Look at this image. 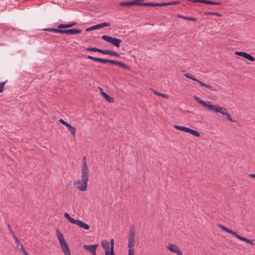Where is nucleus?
Segmentation results:
<instances>
[{
	"label": "nucleus",
	"instance_id": "38",
	"mask_svg": "<svg viewBox=\"0 0 255 255\" xmlns=\"http://www.w3.org/2000/svg\"><path fill=\"white\" fill-rule=\"evenodd\" d=\"M110 244H111L110 249L114 250V240L113 239H111Z\"/></svg>",
	"mask_w": 255,
	"mask_h": 255
},
{
	"label": "nucleus",
	"instance_id": "44",
	"mask_svg": "<svg viewBox=\"0 0 255 255\" xmlns=\"http://www.w3.org/2000/svg\"><path fill=\"white\" fill-rule=\"evenodd\" d=\"M212 14H213V12L208 11V12H204V15H212Z\"/></svg>",
	"mask_w": 255,
	"mask_h": 255
},
{
	"label": "nucleus",
	"instance_id": "34",
	"mask_svg": "<svg viewBox=\"0 0 255 255\" xmlns=\"http://www.w3.org/2000/svg\"><path fill=\"white\" fill-rule=\"evenodd\" d=\"M218 227L221 228V229H222L223 230L225 231V232H226L227 233L228 232L229 229L227 228V227H226L225 226H223V225H222L221 224H219L218 225Z\"/></svg>",
	"mask_w": 255,
	"mask_h": 255
},
{
	"label": "nucleus",
	"instance_id": "15",
	"mask_svg": "<svg viewBox=\"0 0 255 255\" xmlns=\"http://www.w3.org/2000/svg\"><path fill=\"white\" fill-rule=\"evenodd\" d=\"M74 224L77 225L80 228L84 229L85 230H89L90 229V226L82 221L76 220Z\"/></svg>",
	"mask_w": 255,
	"mask_h": 255
},
{
	"label": "nucleus",
	"instance_id": "14",
	"mask_svg": "<svg viewBox=\"0 0 255 255\" xmlns=\"http://www.w3.org/2000/svg\"><path fill=\"white\" fill-rule=\"evenodd\" d=\"M213 112H215V113H220V114L224 116L227 112V110L225 108L221 107L219 106H216V105H215Z\"/></svg>",
	"mask_w": 255,
	"mask_h": 255
},
{
	"label": "nucleus",
	"instance_id": "52",
	"mask_svg": "<svg viewBox=\"0 0 255 255\" xmlns=\"http://www.w3.org/2000/svg\"><path fill=\"white\" fill-rule=\"evenodd\" d=\"M209 8L211 9H213V7H209Z\"/></svg>",
	"mask_w": 255,
	"mask_h": 255
},
{
	"label": "nucleus",
	"instance_id": "46",
	"mask_svg": "<svg viewBox=\"0 0 255 255\" xmlns=\"http://www.w3.org/2000/svg\"><path fill=\"white\" fill-rule=\"evenodd\" d=\"M52 29L53 28H48L45 29L44 30L46 31L52 32Z\"/></svg>",
	"mask_w": 255,
	"mask_h": 255
},
{
	"label": "nucleus",
	"instance_id": "4",
	"mask_svg": "<svg viewBox=\"0 0 255 255\" xmlns=\"http://www.w3.org/2000/svg\"><path fill=\"white\" fill-rule=\"evenodd\" d=\"M88 180L85 179H79L74 183V185L76 186L77 188L81 191L86 190L88 185Z\"/></svg>",
	"mask_w": 255,
	"mask_h": 255
},
{
	"label": "nucleus",
	"instance_id": "11",
	"mask_svg": "<svg viewBox=\"0 0 255 255\" xmlns=\"http://www.w3.org/2000/svg\"><path fill=\"white\" fill-rule=\"evenodd\" d=\"M235 53V54L240 56H242V57L245 58L246 59H248L249 60H250L251 61H254L255 60V58L253 56H252L250 54H248L246 52H241V51H236Z\"/></svg>",
	"mask_w": 255,
	"mask_h": 255
},
{
	"label": "nucleus",
	"instance_id": "25",
	"mask_svg": "<svg viewBox=\"0 0 255 255\" xmlns=\"http://www.w3.org/2000/svg\"><path fill=\"white\" fill-rule=\"evenodd\" d=\"M239 240L243 241L247 243L250 244L251 245H254V243L251 240L247 239L245 237L240 236V237L239 238Z\"/></svg>",
	"mask_w": 255,
	"mask_h": 255
},
{
	"label": "nucleus",
	"instance_id": "37",
	"mask_svg": "<svg viewBox=\"0 0 255 255\" xmlns=\"http://www.w3.org/2000/svg\"><path fill=\"white\" fill-rule=\"evenodd\" d=\"M224 116H225L227 117V119L229 120L230 122H234L232 120L230 115L228 113V112L226 113V114Z\"/></svg>",
	"mask_w": 255,
	"mask_h": 255
},
{
	"label": "nucleus",
	"instance_id": "43",
	"mask_svg": "<svg viewBox=\"0 0 255 255\" xmlns=\"http://www.w3.org/2000/svg\"><path fill=\"white\" fill-rule=\"evenodd\" d=\"M93 30H94V26H93L89 28H87L86 30V31H89Z\"/></svg>",
	"mask_w": 255,
	"mask_h": 255
},
{
	"label": "nucleus",
	"instance_id": "9",
	"mask_svg": "<svg viewBox=\"0 0 255 255\" xmlns=\"http://www.w3.org/2000/svg\"><path fill=\"white\" fill-rule=\"evenodd\" d=\"M98 245L95 244L94 245H85L83 246V248L89 252L92 255H96V250Z\"/></svg>",
	"mask_w": 255,
	"mask_h": 255
},
{
	"label": "nucleus",
	"instance_id": "41",
	"mask_svg": "<svg viewBox=\"0 0 255 255\" xmlns=\"http://www.w3.org/2000/svg\"><path fill=\"white\" fill-rule=\"evenodd\" d=\"M94 26V30L101 28L100 24L95 25Z\"/></svg>",
	"mask_w": 255,
	"mask_h": 255
},
{
	"label": "nucleus",
	"instance_id": "10",
	"mask_svg": "<svg viewBox=\"0 0 255 255\" xmlns=\"http://www.w3.org/2000/svg\"><path fill=\"white\" fill-rule=\"evenodd\" d=\"M166 248L171 252L175 253L178 255H182V251L180 250L179 248L175 245L169 244L166 247Z\"/></svg>",
	"mask_w": 255,
	"mask_h": 255
},
{
	"label": "nucleus",
	"instance_id": "2",
	"mask_svg": "<svg viewBox=\"0 0 255 255\" xmlns=\"http://www.w3.org/2000/svg\"><path fill=\"white\" fill-rule=\"evenodd\" d=\"M56 235L61 247L62 251L65 255H71L70 249L66 243L63 234L59 229L56 231Z\"/></svg>",
	"mask_w": 255,
	"mask_h": 255
},
{
	"label": "nucleus",
	"instance_id": "28",
	"mask_svg": "<svg viewBox=\"0 0 255 255\" xmlns=\"http://www.w3.org/2000/svg\"><path fill=\"white\" fill-rule=\"evenodd\" d=\"M178 3V1H172L162 3V6L171 5Z\"/></svg>",
	"mask_w": 255,
	"mask_h": 255
},
{
	"label": "nucleus",
	"instance_id": "18",
	"mask_svg": "<svg viewBox=\"0 0 255 255\" xmlns=\"http://www.w3.org/2000/svg\"><path fill=\"white\" fill-rule=\"evenodd\" d=\"M101 90V94L105 98L106 100L109 103H113L114 102V99L113 98L110 97L108 94H107L105 92L102 91V89L100 88Z\"/></svg>",
	"mask_w": 255,
	"mask_h": 255
},
{
	"label": "nucleus",
	"instance_id": "49",
	"mask_svg": "<svg viewBox=\"0 0 255 255\" xmlns=\"http://www.w3.org/2000/svg\"><path fill=\"white\" fill-rule=\"evenodd\" d=\"M250 177L255 178V174H252L249 175Z\"/></svg>",
	"mask_w": 255,
	"mask_h": 255
},
{
	"label": "nucleus",
	"instance_id": "35",
	"mask_svg": "<svg viewBox=\"0 0 255 255\" xmlns=\"http://www.w3.org/2000/svg\"><path fill=\"white\" fill-rule=\"evenodd\" d=\"M6 81L0 82V93L2 92L4 88V86L6 83Z\"/></svg>",
	"mask_w": 255,
	"mask_h": 255
},
{
	"label": "nucleus",
	"instance_id": "27",
	"mask_svg": "<svg viewBox=\"0 0 255 255\" xmlns=\"http://www.w3.org/2000/svg\"><path fill=\"white\" fill-rule=\"evenodd\" d=\"M153 93L155 95L161 96V97H162L163 98L167 99L168 97V95H166V94H162V93H158V92H156V91H154V90H153Z\"/></svg>",
	"mask_w": 255,
	"mask_h": 255
},
{
	"label": "nucleus",
	"instance_id": "36",
	"mask_svg": "<svg viewBox=\"0 0 255 255\" xmlns=\"http://www.w3.org/2000/svg\"><path fill=\"white\" fill-rule=\"evenodd\" d=\"M61 28H53L52 29V32H54L55 33H59L62 34V29H60Z\"/></svg>",
	"mask_w": 255,
	"mask_h": 255
},
{
	"label": "nucleus",
	"instance_id": "16",
	"mask_svg": "<svg viewBox=\"0 0 255 255\" xmlns=\"http://www.w3.org/2000/svg\"><path fill=\"white\" fill-rule=\"evenodd\" d=\"M119 4L122 6H130L134 5H137L139 4V3H137V1H122L120 2Z\"/></svg>",
	"mask_w": 255,
	"mask_h": 255
},
{
	"label": "nucleus",
	"instance_id": "40",
	"mask_svg": "<svg viewBox=\"0 0 255 255\" xmlns=\"http://www.w3.org/2000/svg\"><path fill=\"white\" fill-rule=\"evenodd\" d=\"M20 250L22 252H23L24 251H26V250L25 249L24 247H23V246L22 245V244H20Z\"/></svg>",
	"mask_w": 255,
	"mask_h": 255
},
{
	"label": "nucleus",
	"instance_id": "7",
	"mask_svg": "<svg viewBox=\"0 0 255 255\" xmlns=\"http://www.w3.org/2000/svg\"><path fill=\"white\" fill-rule=\"evenodd\" d=\"M174 128L175 129L185 131L186 132L190 133V134L197 136L199 137L200 135V133L194 129H191L189 128L183 127V126H177V125H174L173 126Z\"/></svg>",
	"mask_w": 255,
	"mask_h": 255
},
{
	"label": "nucleus",
	"instance_id": "5",
	"mask_svg": "<svg viewBox=\"0 0 255 255\" xmlns=\"http://www.w3.org/2000/svg\"><path fill=\"white\" fill-rule=\"evenodd\" d=\"M186 78H188V79H191L193 81H196V82H197L201 86H203V87H205L206 88H207V89H208L209 90H212V91H216L217 90V88L216 87H214L213 86H211L209 85H207L206 84H205L203 82H202V81L196 79L194 77L191 76L190 74L189 73H187V74H185L184 75Z\"/></svg>",
	"mask_w": 255,
	"mask_h": 255
},
{
	"label": "nucleus",
	"instance_id": "19",
	"mask_svg": "<svg viewBox=\"0 0 255 255\" xmlns=\"http://www.w3.org/2000/svg\"><path fill=\"white\" fill-rule=\"evenodd\" d=\"M77 24V22H71L69 24H60L58 25V28H67L69 27H72Z\"/></svg>",
	"mask_w": 255,
	"mask_h": 255
},
{
	"label": "nucleus",
	"instance_id": "39",
	"mask_svg": "<svg viewBox=\"0 0 255 255\" xmlns=\"http://www.w3.org/2000/svg\"><path fill=\"white\" fill-rule=\"evenodd\" d=\"M59 121V122H60V123H61L62 125H64V126H66V125L68 124V123H67V122H65V121H64V120H63V119H60Z\"/></svg>",
	"mask_w": 255,
	"mask_h": 255
},
{
	"label": "nucleus",
	"instance_id": "33",
	"mask_svg": "<svg viewBox=\"0 0 255 255\" xmlns=\"http://www.w3.org/2000/svg\"><path fill=\"white\" fill-rule=\"evenodd\" d=\"M14 240L15 241V244L17 246V247H18L19 246H20V242L16 236H14Z\"/></svg>",
	"mask_w": 255,
	"mask_h": 255
},
{
	"label": "nucleus",
	"instance_id": "6",
	"mask_svg": "<svg viewBox=\"0 0 255 255\" xmlns=\"http://www.w3.org/2000/svg\"><path fill=\"white\" fill-rule=\"evenodd\" d=\"M102 39L106 41H107L117 47L120 46V43L122 42V40L120 39H118L115 37H112L107 35H103Z\"/></svg>",
	"mask_w": 255,
	"mask_h": 255
},
{
	"label": "nucleus",
	"instance_id": "24",
	"mask_svg": "<svg viewBox=\"0 0 255 255\" xmlns=\"http://www.w3.org/2000/svg\"><path fill=\"white\" fill-rule=\"evenodd\" d=\"M178 17L190 21H196L197 20L195 17H187L182 15H178Z\"/></svg>",
	"mask_w": 255,
	"mask_h": 255
},
{
	"label": "nucleus",
	"instance_id": "20",
	"mask_svg": "<svg viewBox=\"0 0 255 255\" xmlns=\"http://www.w3.org/2000/svg\"><path fill=\"white\" fill-rule=\"evenodd\" d=\"M65 126L67 128L72 135L75 137L76 134V128L69 123H68Z\"/></svg>",
	"mask_w": 255,
	"mask_h": 255
},
{
	"label": "nucleus",
	"instance_id": "12",
	"mask_svg": "<svg viewBox=\"0 0 255 255\" xmlns=\"http://www.w3.org/2000/svg\"><path fill=\"white\" fill-rule=\"evenodd\" d=\"M81 32L80 29H62V34H66L68 35H74L77 34H80Z\"/></svg>",
	"mask_w": 255,
	"mask_h": 255
},
{
	"label": "nucleus",
	"instance_id": "13",
	"mask_svg": "<svg viewBox=\"0 0 255 255\" xmlns=\"http://www.w3.org/2000/svg\"><path fill=\"white\" fill-rule=\"evenodd\" d=\"M108 63L115 64V65H118L120 66H121L122 68L127 69H130V67L127 65L125 64L124 63L116 60H108Z\"/></svg>",
	"mask_w": 255,
	"mask_h": 255
},
{
	"label": "nucleus",
	"instance_id": "22",
	"mask_svg": "<svg viewBox=\"0 0 255 255\" xmlns=\"http://www.w3.org/2000/svg\"><path fill=\"white\" fill-rule=\"evenodd\" d=\"M86 50L93 52H99L103 54V50L97 48L96 47H88L86 48Z\"/></svg>",
	"mask_w": 255,
	"mask_h": 255
},
{
	"label": "nucleus",
	"instance_id": "31",
	"mask_svg": "<svg viewBox=\"0 0 255 255\" xmlns=\"http://www.w3.org/2000/svg\"><path fill=\"white\" fill-rule=\"evenodd\" d=\"M137 5L153 6H154V3H152V2L139 3V4H138Z\"/></svg>",
	"mask_w": 255,
	"mask_h": 255
},
{
	"label": "nucleus",
	"instance_id": "17",
	"mask_svg": "<svg viewBox=\"0 0 255 255\" xmlns=\"http://www.w3.org/2000/svg\"><path fill=\"white\" fill-rule=\"evenodd\" d=\"M87 58L91 59V60H94L95 61H96V62H101V63H103V64L108 63V59H103V58H100L94 57H93V56H90V55H88L87 56Z\"/></svg>",
	"mask_w": 255,
	"mask_h": 255
},
{
	"label": "nucleus",
	"instance_id": "8",
	"mask_svg": "<svg viewBox=\"0 0 255 255\" xmlns=\"http://www.w3.org/2000/svg\"><path fill=\"white\" fill-rule=\"evenodd\" d=\"M194 99L197 102L201 104L204 108L207 109L208 110L213 111V109L215 105L210 104V102L206 103L204 101L202 100L200 98L195 96H194Z\"/></svg>",
	"mask_w": 255,
	"mask_h": 255
},
{
	"label": "nucleus",
	"instance_id": "51",
	"mask_svg": "<svg viewBox=\"0 0 255 255\" xmlns=\"http://www.w3.org/2000/svg\"><path fill=\"white\" fill-rule=\"evenodd\" d=\"M7 228H8L9 230H11L9 224L7 225Z\"/></svg>",
	"mask_w": 255,
	"mask_h": 255
},
{
	"label": "nucleus",
	"instance_id": "30",
	"mask_svg": "<svg viewBox=\"0 0 255 255\" xmlns=\"http://www.w3.org/2000/svg\"><path fill=\"white\" fill-rule=\"evenodd\" d=\"M105 255H116L114 250L105 251Z\"/></svg>",
	"mask_w": 255,
	"mask_h": 255
},
{
	"label": "nucleus",
	"instance_id": "47",
	"mask_svg": "<svg viewBox=\"0 0 255 255\" xmlns=\"http://www.w3.org/2000/svg\"><path fill=\"white\" fill-rule=\"evenodd\" d=\"M9 231H10V233L11 234L13 238H14V236H15L14 234V232H13V231L11 229Z\"/></svg>",
	"mask_w": 255,
	"mask_h": 255
},
{
	"label": "nucleus",
	"instance_id": "48",
	"mask_svg": "<svg viewBox=\"0 0 255 255\" xmlns=\"http://www.w3.org/2000/svg\"><path fill=\"white\" fill-rule=\"evenodd\" d=\"M213 15H218V16H221V14L217 12H213V14H212Z\"/></svg>",
	"mask_w": 255,
	"mask_h": 255
},
{
	"label": "nucleus",
	"instance_id": "29",
	"mask_svg": "<svg viewBox=\"0 0 255 255\" xmlns=\"http://www.w3.org/2000/svg\"><path fill=\"white\" fill-rule=\"evenodd\" d=\"M227 233L234 235L236 238H237L238 239H239V238L241 236L239 235L238 234H237L235 232H234L233 230H231L230 229H229V231H228V232Z\"/></svg>",
	"mask_w": 255,
	"mask_h": 255
},
{
	"label": "nucleus",
	"instance_id": "50",
	"mask_svg": "<svg viewBox=\"0 0 255 255\" xmlns=\"http://www.w3.org/2000/svg\"><path fill=\"white\" fill-rule=\"evenodd\" d=\"M22 253L23 254V255H29L28 253H27V252L26 251H24V252H23Z\"/></svg>",
	"mask_w": 255,
	"mask_h": 255
},
{
	"label": "nucleus",
	"instance_id": "21",
	"mask_svg": "<svg viewBox=\"0 0 255 255\" xmlns=\"http://www.w3.org/2000/svg\"><path fill=\"white\" fill-rule=\"evenodd\" d=\"M101 246L103 249L106 250V251L110 250V248L109 247L110 243L108 241L106 240L102 241Z\"/></svg>",
	"mask_w": 255,
	"mask_h": 255
},
{
	"label": "nucleus",
	"instance_id": "42",
	"mask_svg": "<svg viewBox=\"0 0 255 255\" xmlns=\"http://www.w3.org/2000/svg\"><path fill=\"white\" fill-rule=\"evenodd\" d=\"M162 3H154V6H161Z\"/></svg>",
	"mask_w": 255,
	"mask_h": 255
},
{
	"label": "nucleus",
	"instance_id": "26",
	"mask_svg": "<svg viewBox=\"0 0 255 255\" xmlns=\"http://www.w3.org/2000/svg\"><path fill=\"white\" fill-rule=\"evenodd\" d=\"M115 51L111 50L105 49L103 50V54H108L111 56H113Z\"/></svg>",
	"mask_w": 255,
	"mask_h": 255
},
{
	"label": "nucleus",
	"instance_id": "45",
	"mask_svg": "<svg viewBox=\"0 0 255 255\" xmlns=\"http://www.w3.org/2000/svg\"><path fill=\"white\" fill-rule=\"evenodd\" d=\"M113 56H115L117 57H119L120 56V54H118V53H117L115 51L114 53V55Z\"/></svg>",
	"mask_w": 255,
	"mask_h": 255
},
{
	"label": "nucleus",
	"instance_id": "1",
	"mask_svg": "<svg viewBox=\"0 0 255 255\" xmlns=\"http://www.w3.org/2000/svg\"><path fill=\"white\" fill-rule=\"evenodd\" d=\"M136 230L134 225H131L128 234V255H134V247L135 245Z\"/></svg>",
	"mask_w": 255,
	"mask_h": 255
},
{
	"label": "nucleus",
	"instance_id": "23",
	"mask_svg": "<svg viewBox=\"0 0 255 255\" xmlns=\"http://www.w3.org/2000/svg\"><path fill=\"white\" fill-rule=\"evenodd\" d=\"M64 217L71 223L74 224L75 223V221H76V220H75V219H73L72 218H71L70 217V216L67 213H64Z\"/></svg>",
	"mask_w": 255,
	"mask_h": 255
},
{
	"label": "nucleus",
	"instance_id": "3",
	"mask_svg": "<svg viewBox=\"0 0 255 255\" xmlns=\"http://www.w3.org/2000/svg\"><path fill=\"white\" fill-rule=\"evenodd\" d=\"M89 169L87 165V159L86 157H84L82 160V165L81 166V176L82 179L89 180Z\"/></svg>",
	"mask_w": 255,
	"mask_h": 255
},
{
	"label": "nucleus",
	"instance_id": "32",
	"mask_svg": "<svg viewBox=\"0 0 255 255\" xmlns=\"http://www.w3.org/2000/svg\"><path fill=\"white\" fill-rule=\"evenodd\" d=\"M100 27L101 28L104 27L110 26L111 25V24L109 22H103L102 23H100Z\"/></svg>",
	"mask_w": 255,
	"mask_h": 255
}]
</instances>
